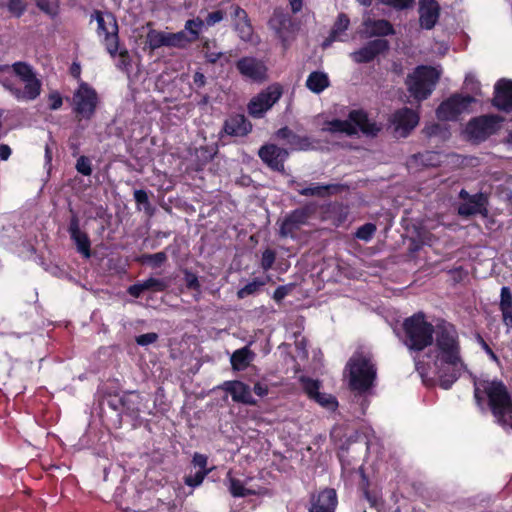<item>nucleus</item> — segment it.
Wrapping results in <instances>:
<instances>
[{
  "instance_id": "obj_1",
  "label": "nucleus",
  "mask_w": 512,
  "mask_h": 512,
  "mask_svg": "<svg viewBox=\"0 0 512 512\" xmlns=\"http://www.w3.org/2000/svg\"><path fill=\"white\" fill-rule=\"evenodd\" d=\"M434 335V366L439 386L448 390L467 369L461 354L459 333L454 324L440 320L435 325Z\"/></svg>"
},
{
  "instance_id": "obj_2",
  "label": "nucleus",
  "mask_w": 512,
  "mask_h": 512,
  "mask_svg": "<svg viewBox=\"0 0 512 512\" xmlns=\"http://www.w3.org/2000/svg\"><path fill=\"white\" fill-rule=\"evenodd\" d=\"M13 72L24 87L11 76H0V84L19 102H30L37 99L42 91V82L37 77L33 67L24 61L12 65H0V73Z\"/></svg>"
},
{
  "instance_id": "obj_3",
  "label": "nucleus",
  "mask_w": 512,
  "mask_h": 512,
  "mask_svg": "<svg viewBox=\"0 0 512 512\" xmlns=\"http://www.w3.org/2000/svg\"><path fill=\"white\" fill-rule=\"evenodd\" d=\"M474 399L477 406L483 410L486 401L487 408L498 424L505 421L504 416L512 412V395L506 384L500 379H483L474 382Z\"/></svg>"
},
{
  "instance_id": "obj_4",
  "label": "nucleus",
  "mask_w": 512,
  "mask_h": 512,
  "mask_svg": "<svg viewBox=\"0 0 512 512\" xmlns=\"http://www.w3.org/2000/svg\"><path fill=\"white\" fill-rule=\"evenodd\" d=\"M349 377V389L358 394L365 395L372 391L377 379V367L370 354L355 352L345 366Z\"/></svg>"
},
{
  "instance_id": "obj_5",
  "label": "nucleus",
  "mask_w": 512,
  "mask_h": 512,
  "mask_svg": "<svg viewBox=\"0 0 512 512\" xmlns=\"http://www.w3.org/2000/svg\"><path fill=\"white\" fill-rule=\"evenodd\" d=\"M405 345L409 350L421 352L434 341L435 326L428 322L423 312L408 317L403 322Z\"/></svg>"
},
{
  "instance_id": "obj_6",
  "label": "nucleus",
  "mask_w": 512,
  "mask_h": 512,
  "mask_svg": "<svg viewBox=\"0 0 512 512\" xmlns=\"http://www.w3.org/2000/svg\"><path fill=\"white\" fill-rule=\"evenodd\" d=\"M357 128L362 133L373 136L380 130L376 123L370 122L367 113L363 110L350 111L348 120L333 119L326 121L322 130L331 134L343 133L348 136H354L357 134Z\"/></svg>"
},
{
  "instance_id": "obj_7",
  "label": "nucleus",
  "mask_w": 512,
  "mask_h": 512,
  "mask_svg": "<svg viewBox=\"0 0 512 512\" xmlns=\"http://www.w3.org/2000/svg\"><path fill=\"white\" fill-rule=\"evenodd\" d=\"M440 75L432 66L420 65L406 78L407 89L418 101L426 100L433 92Z\"/></svg>"
},
{
  "instance_id": "obj_8",
  "label": "nucleus",
  "mask_w": 512,
  "mask_h": 512,
  "mask_svg": "<svg viewBox=\"0 0 512 512\" xmlns=\"http://www.w3.org/2000/svg\"><path fill=\"white\" fill-rule=\"evenodd\" d=\"M97 91L87 82L80 81L72 97V110L78 120H91L98 108Z\"/></svg>"
},
{
  "instance_id": "obj_9",
  "label": "nucleus",
  "mask_w": 512,
  "mask_h": 512,
  "mask_svg": "<svg viewBox=\"0 0 512 512\" xmlns=\"http://www.w3.org/2000/svg\"><path fill=\"white\" fill-rule=\"evenodd\" d=\"M94 15L97 22V34L99 37L104 38L106 50L111 57L114 58L119 49L118 24L116 17L110 12L102 13L99 10H96Z\"/></svg>"
},
{
  "instance_id": "obj_10",
  "label": "nucleus",
  "mask_w": 512,
  "mask_h": 512,
  "mask_svg": "<svg viewBox=\"0 0 512 512\" xmlns=\"http://www.w3.org/2000/svg\"><path fill=\"white\" fill-rule=\"evenodd\" d=\"M283 94L280 84H272L252 97L247 105L248 114L256 119L262 118L274 104H276Z\"/></svg>"
},
{
  "instance_id": "obj_11",
  "label": "nucleus",
  "mask_w": 512,
  "mask_h": 512,
  "mask_svg": "<svg viewBox=\"0 0 512 512\" xmlns=\"http://www.w3.org/2000/svg\"><path fill=\"white\" fill-rule=\"evenodd\" d=\"M476 100L471 95L454 93L442 101L436 109V117L440 121H454Z\"/></svg>"
},
{
  "instance_id": "obj_12",
  "label": "nucleus",
  "mask_w": 512,
  "mask_h": 512,
  "mask_svg": "<svg viewBox=\"0 0 512 512\" xmlns=\"http://www.w3.org/2000/svg\"><path fill=\"white\" fill-rule=\"evenodd\" d=\"M268 26L281 40L284 48L288 46L289 40L295 36L299 28L292 16L279 7L274 9Z\"/></svg>"
},
{
  "instance_id": "obj_13",
  "label": "nucleus",
  "mask_w": 512,
  "mask_h": 512,
  "mask_svg": "<svg viewBox=\"0 0 512 512\" xmlns=\"http://www.w3.org/2000/svg\"><path fill=\"white\" fill-rule=\"evenodd\" d=\"M315 211L316 207L312 203L291 211L280 225V235L282 237L294 238L301 227L308 223V220Z\"/></svg>"
},
{
  "instance_id": "obj_14",
  "label": "nucleus",
  "mask_w": 512,
  "mask_h": 512,
  "mask_svg": "<svg viewBox=\"0 0 512 512\" xmlns=\"http://www.w3.org/2000/svg\"><path fill=\"white\" fill-rule=\"evenodd\" d=\"M502 118L498 115L487 114L469 120L466 131L471 138L484 141L499 129Z\"/></svg>"
},
{
  "instance_id": "obj_15",
  "label": "nucleus",
  "mask_w": 512,
  "mask_h": 512,
  "mask_svg": "<svg viewBox=\"0 0 512 512\" xmlns=\"http://www.w3.org/2000/svg\"><path fill=\"white\" fill-rule=\"evenodd\" d=\"M258 156L271 170L283 173L284 163L289 157V152L276 144H265L260 147Z\"/></svg>"
},
{
  "instance_id": "obj_16",
  "label": "nucleus",
  "mask_w": 512,
  "mask_h": 512,
  "mask_svg": "<svg viewBox=\"0 0 512 512\" xmlns=\"http://www.w3.org/2000/svg\"><path fill=\"white\" fill-rule=\"evenodd\" d=\"M389 48L390 44L388 40L378 38L368 41L360 49L351 53V57L356 63H369L373 61L378 55L387 52Z\"/></svg>"
},
{
  "instance_id": "obj_17",
  "label": "nucleus",
  "mask_w": 512,
  "mask_h": 512,
  "mask_svg": "<svg viewBox=\"0 0 512 512\" xmlns=\"http://www.w3.org/2000/svg\"><path fill=\"white\" fill-rule=\"evenodd\" d=\"M492 105L499 111L512 114V80L499 79L494 86Z\"/></svg>"
},
{
  "instance_id": "obj_18",
  "label": "nucleus",
  "mask_w": 512,
  "mask_h": 512,
  "mask_svg": "<svg viewBox=\"0 0 512 512\" xmlns=\"http://www.w3.org/2000/svg\"><path fill=\"white\" fill-rule=\"evenodd\" d=\"M68 232L71 240L75 243L77 251L85 258L91 256V241L88 234L80 229L78 215L71 209Z\"/></svg>"
},
{
  "instance_id": "obj_19",
  "label": "nucleus",
  "mask_w": 512,
  "mask_h": 512,
  "mask_svg": "<svg viewBox=\"0 0 512 512\" xmlns=\"http://www.w3.org/2000/svg\"><path fill=\"white\" fill-rule=\"evenodd\" d=\"M338 504L336 490L325 488L310 496L309 512H334Z\"/></svg>"
},
{
  "instance_id": "obj_20",
  "label": "nucleus",
  "mask_w": 512,
  "mask_h": 512,
  "mask_svg": "<svg viewBox=\"0 0 512 512\" xmlns=\"http://www.w3.org/2000/svg\"><path fill=\"white\" fill-rule=\"evenodd\" d=\"M231 17L234 20V29L241 40L249 42L252 40L254 28L247 12L239 5H232Z\"/></svg>"
},
{
  "instance_id": "obj_21",
  "label": "nucleus",
  "mask_w": 512,
  "mask_h": 512,
  "mask_svg": "<svg viewBox=\"0 0 512 512\" xmlns=\"http://www.w3.org/2000/svg\"><path fill=\"white\" fill-rule=\"evenodd\" d=\"M252 123L243 114L230 115L223 124L221 133L228 136L244 137L252 131Z\"/></svg>"
},
{
  "instance_id": "obj_22",
  "label": "nucleus",
  "mask_w": 512,
  "mask_h": 512,
  "mask_svg": "<svg viewBox=\"0 0 512 512\" xmlns=\"http://www.w3.org/2000/svg\"><path fill=\"white\" fill-rule=\"evenodd\" d=\"M419 23L423 29L431 30L440 17V6L436 0H419Z\"/></svg>"
},
{
  "instance_id": "obj_23",
  "label": "nucleus",
  "mask_w": 512,
  "mask_h": 512,
  "mask_svg": "<svg viewBox=\"0 0 512 512\" xmlns=\"http://www.w3.org/2000/svg\"><path fill=\"white\" fill-rule=\"evenodd\" d=\"M239 73L254 81H261L266 76L265 65L254 57H242L236 62Z\"/></svg>"
},
{
  "instance_id": "obj_24",
  "label": "nucleus",
  "mask_w": 512,
  "mask_h": 512,
  "mask_svg": "<svg viewBox=\"0 0 512 512\" xmlns=\"http://www.w3.org/2000/svg\"><path fill=\"white\" fill-rule=\"evenodd\" d=\"M222 389L229 393L232 400L245 405H255L256 401L251 394L249 385L239 380L225 381Z\"/></svg>"
},
{
  "instance_id": "obj_25",
  "label": "nucleus",
  "mask_w": 512,
  "mask_h": 512,
  "mask_svg": "<svg viewBox=\"0 0 512 512\" xmlns=\"http://www.w3.org/2000/svg\"><path fill=\"white\" fill-rule=\"evenodd\" d=\"M275 135L278 139L286 141V144L289 145L292 150L307 151L312 148L310 137L298 135L288 126L278 129Z\"/></svg>"
},
{
  "instance_id": "obj_26",
  "label": "nucleus",
  "mask_w": 512,
  "mask_h": 512,
  "mask_svg": "<svg viewBox=\"0 0 512 512\" xmlns=\"http://www.w3.org/2000/svg\"><path fill=\"white\" fill-rule=\"evenodd\" d=\"M168 282L164 279L150 277L144 281L137 282L127 288V293L139 298L145 291L164 292L168 288Z\"/></svg>"
},
{
  "instance_id": "obj_27",
  "label": "nucleus",
  "mask_w": 512,
  "mask_h": 512,
  "mask_svg": "<svg viewBox=\"0 0 512 512\" xmlns=\"http://www.w3.org/2000/svg\"><path fill=\"white\" fill-rule=\"evenodd\" d=\"M367 37H386L396 34L393 24L386 19L367 18L363 21Z\"/></svg>"
},
{
  "instance_id": "obj_28",
  "label": "nucleus",
  "mask_w": 512,
  "mask_h": 512,
  "mask_svg": "<svg viewBox=\"0 0 512 512\" xmlns=\"http://www.w3.org/2000/svg\"><path fill=\"white\" fill-rule=\"evenodd\" d=\"M392 122L395 125L396 130H401L404 133H409L414 129L418 122V114L410 108L404 107L397 110L393 114Z\"/></svg>"
},
{
  "instance_id": "obj_29",
  "label": "nucleus",
  "mask_w": 512,
  "mask_h": 512,
  "mask_svg": "<svg viewBox=\"0 0 512 512\" xmlns=\"http://www.w3.org/2000/svg\"><path fill=\"white\" fill-rule=\"evenodd\" d=\"M486 197L482 193H476L469 196V199L461 203L458 207V214L461 216L469 217L476 214H487Z\"/></svg>"
},
{
  "instance_id": "obj_30",
  "label": "nucleus",
  "mask_w": 512,
  "mask_h": 512,
  "mask_svg": "<svg viewBox=\"0 0 512 512\" xmlns=\"http://www.w3.org/2000/svg\"><path fill=\"white\" fill-rule=\"evenodd\" d=\"M201 46L207 63L215 65L219 62L221 67H224L225 65H228L230 63V54L216 52L212 50V48H215L217 46L215 40L204 38L202 40Z\"/></svg>"
},
{
  "instance_id": "obj_31",
  "label": "nucleus",
  "mask_w": 512,
  "mask_h": 512,
  "mask_svg": "<svg viewBox=\"0 0 512 512\" xmlns=\"http://www.w3.org/2000/svg\"><path fill=\"white\" fill-rule=\"evenodd\" d=\"M122 415L137 419L141 412L142 397L137 391H128L122 394Z\"/></svg>"
},
{
  "instance_id": "obj_32",
  "label": "nucleus",
  "mask_w": 512,
  "mask_h": 512,
  "mask_svg": "<svg viewBox=\"0 0 512 512\" xmlns=\"http://www.w3.org/2000/svg\"><path fill=\"white\" fill-rule=\"evenodd\" d=\"M499 310L503 324L512 328V293L508 286H503L500 290Z\"/></svg>"
},
{
  "instance_id": "obj_33",
  "label": "nucleus",
  "mask_w": 512,
  "mask_h": 512,
  "mask_svg": "<svg viewBox=\"0 0 512 512\" xmlns=\"http://www.w3.org/2000/svg\"><path fill=\"white\" fill-rule=\"evenodd\" d=\"M339 190V185L336 184H319L314 183L310 187L297 189V192L302 196H316L324 198L335 194Z\"/></svg>"
},
{
  "instance_id": "obj_34",
  "label": "nucleus",
  "mask_w": 512,
  "mask_h": 512,
  "mask_svg": "<svg viewBox=\"0 0 512 512\" xmlns=\"http://www.w3.org/2000/svg\"><path fill=\"white\" fill-rule=\"evenodd\" d=\"M168 47L167 32L150 29L145 37L144 50L148 49L152 54L155 50L161 47Z\"/></svg>"
},
{
  "instance_id": "obj_35",
  "label": "nucleus",
  "mask_w": 512,
  "mask_h": 512,
  "mask_svg": "<svg viewBox=\"0 0 512 512\" xmlns=\"http://www.w3.org/2000/svg\"><path fill=\"white\" fill-rule=\"evenodd\" d=\"M330 85L329 77L322 71L311 72L306 80V87L313 93L320 94Z\"/></svg>"
},
{
  "instance_id": "obj_36",
  "label": "nucleus",
  "mask_w": 512,
  "mask_h": 512,
  "mask_svg": "<svg viewBox=\"0 0 512 512\" xmlns=\"http://www.w3.org/2000/svg\"><path fill=\"white\" fill-rule=\"evenodd\" d=\"M252 352L248 347L237 349L231 355V365L234 370L240 371L248 367Z\"/></svg>"
},
{
  "instance_id": "obj_37",
  "label": "nucleus",
  "mask_w": 512,
  "mask_h": 512,
  "mask_svg": "<svg viewBox=\"0 0 512 512\" xmlns=\"http://www.w3.org/2000/svg\"><path fill=\"white\" fill-rule=\"evenodd\" d=\"M227 478L229 481V492L233 497H247L255 494L254 491L245 488L239 479L232 477L230 471L227 474Z\"/></svg>"
},
{
  "instance_id": "obj_38",
  "label": "nucleus",
  "mask_w": 512,
  "mask_h": 512,
  "mask_svg": "<svg viewBox=\"0 0 512 512\" xmlns=\"http://www.w3.org/2000/svg\"><path fill=\"white\" fill-rule=\"evenodd\" d=\"M204 26V20L200 17H196L186 21L184 31L189 35L190 40H194L196 42L200 39V34Z\"/></svg>"
},
{
  "instance_id": "obj_39",
  "label": "nucleus",
  "mask_w": 512,
  "mask_h": 512,
  "mask_svg": "<svg viewBox=\"0 0 512 512\" xmlns=\"http://www.w3.org/2000/svg\"><path fill=\"white\" fill-rule=\"evenodd\" d=\"M134 200L137 204L138 209H143L145 214L148 216H153L155 213V208L149 201L148 194L143 189H138L134 191Z\"/></svg>"
},
{
  "instance_id": "obj_40",
  "label": "nucleus",
  "mask_w": 512,
  "mask_h": 512,
  "mask_svg": "<svg viewBox=\"0 0 512 512\" xmlns=\"http://www.w3.org/2000/svg\"><path fill=\"white\" fill-rule=\"evenodd\" d=\"M168 47L185 48L187 44L195 42L190 40L189 35L184 31L167 33Z\"/></svg>"
},
{
  "instance_id": "obj_41",
  "label": "nucleus",
  "mask_w": 512,
  "mask_h": 512,
  "mask_svg": "<svg viewBox=\"0 0 512 512\" xmlns=\"http://www.w3.org/2000/svg\"><path fill=\"white\" fill-rule=\"evenodd\" d=\"M36 6L52 19L56 18L60 10V0H35Z\"/></svg>"
},
{
  "instance_id": "obj_42",
  "label": "nucleus",
  "mask_w": 512,
  "mask_h": 512,
  "mask_svg": "<svg viewBox=\"0 0 512 512\" xmlns=\"http://www.w3.org/2000/svg\"><path fill=\"white\" fill-rule=\"evenodd\" d=\"M103 403L117 413L119 420L121 419L123 410L122 395L118 393H106L103 396Z\"/></svg>"
},
{
  "instance_id": "obj_43",
  "label": "nucleus",
  "mask_w": 512,
  "mask_h": 512,
  "mask_svg": "<svg viewBox=\"0 0 512 512\" xmlns=\"http://www.w3.org/2000/svg\"><path fill=\"white\" fill-rule=\"evenodd\" d=\"M209 473L210 470H197L195 473L190 472L184 476L183 482L191 488L199 487Z\"/></svg>"
},
{
  "instance_id": "obj_44",
  "label": "nucleus",
  "mask_w": 512,
  "mask_h": 512,
  "mask_svg": "<svg viewBox=\"0 0 512 512\" xmlns=\"http://www.w3.org/2000/svg\"><path fill=\"white\" fill-rule=\"evenodd\" d=\"M266 284L265 280L256 278L253 281L247 283L245 286L237 291V297L239 299L246 298L249 295L256 293L261 287Z\"/></svg>"
},
{
  "instance_id": "obj_45",
  "label": "nucleus",
  "mask_w": 512,
  "mask_h": 512,
  "mask_svg": "<svg viewBox=\"0 0 512 512\" xmlns=\"http://www.w3.org/2000/svg\"><path fill=\"white\" fill-rule=\"evenodd\" d=\"M350 25V19L345 13H340L333 25L331 37L337 38L340 34L345 32Z\"/></svg>"
},
{
  "instance_id": "obj_46",
  "label": "nucleus",
  "mask_w": 512,
  "mask_h": 512,
  "mask_svg": "<svg viewBox=\"0 0 512 512\" xmlns=\"http://www.w3.org/2000/svg\"><path fill=\"white\" fill-rule=\"evenodd\" d=\"M301 382L304 392L310 399L313 400L314 397L318 396V393L320 392V382L318 380H314L309 377H302Z\"/></svg>"
},
{
  "instance_id": "obj_47",
  "label": "nucleus",
  "mask_w": 512,
  "mask_h": 512,
  "mask_svg": "<svg viewBox=\"0 0 512 512\" xmlns=\"http://www.w3.org/2000/svg\"><path fill=\"white\" fill-rule=\"evenodd\" d=\"M313 400L322 407L331 411H335L338 407V401L336 397L332 396L331 394L319 392L318 396L314 397Z\"/></svg>"
},
{
  "instance_id": "obj_48",
  "label": "nucleus",
  "mask_w": 512,
  "mask_h": 512,
  "mask_svg": "<svg viewBox=\"0 0 512 512\" xmlns=\"http://www.w3.org/2000/svg\"><path fill=\"white\" fill-rule=\"evenodd\" d=\"M183 274H184V281H185V285H186L187 289L200 294L201 293V284L198 279V276L194 272H192L188 269H184Z\"/></svg>"
},
{
  "instance_id": "obj_49",
  "label": "nucleus",
  "mask_w": 512,
  "mask_h": 512,
  "mask_svg": "<svg viewBox=\"0 0 512 512\" xmlns=\"http://www.w3.org/2000/svg\"><path fill=\"white\" fill-rule=\"evenodd\" d=\"M375 232H376L375 224L365 223L357 229L355 236L360 240L369 241L373 237Z\"/></svg>"
},
{
  "instance_id": "obj_50",
  "label": "nucleus",
  "mask_w": 512,
  "mask_h": 512,
  "mask_svg": "<svg viewBox=\"0 0 512 512\" xmlns=\"http://www.w3.org/2000/svg\"><path fill=\"white\" fill-rule=\"evenodd\" d=\"M27 5L24 0H8L7 9L16 18H20L26 11Z\"/></svg>"
},
{
  "instance_id": "obj_51",
  "label": "nucleus",
  "mask_w": 512,
  "mask_h": 512,
  "mask_svg": "<svg viewBox=\"0 0 512 512\" xmlns=\"http://www.w3.org/2000/svg\"><path fill=\"white\" fill-rule=\"evenodd\" d=\"M75 169L83 176H90L92 174V163L89 157L81 155L76 162Z\"/></svg>"
},
{
  "instance_id": "obj_52",
  "label": "nucleus",
  "mask_w": 512,
  "mask_h": 512,
  "mask_svg": "<svg viewBox=\"0 0 512 512\" xmlns=\"http://www.w3.org/2000/svg\"><path fill=\"white\" fill-rule=\"evenodd\" d=\"M143 261L151 264L153 267H160L163 263L167 261V255L165 252H157L154 254H145L143 255Z\"/></svg>"
},
{
  "instance_id": "obj_53",
  "label": "nucleus",
  "mask_w": 512,
  "mask_h": 512,
  "mask_svg": "<svg viewBox=\"0 0 512 512\" xmlns=\"http://www.w3.org/2000/svg\"><path fill=\"white\" fill-rule=\"evenodd\" d=\"M275 260H276V252L270 248H267L262 253L261 262H260L261 268L264 271H268L269 269L272 268L273 264L275 263Z\"/></svg>"
},
{
  "instance_id": "obj_54",
  "label": "nucleus",
  "mask_w": 512,
  "mask_h": 512,
  "mask_svg": "<svg viewBox=\"0 0 512 512\" xmlns=\"http://www.w3.org/2000/svg\"><path fill=\"white\" fill-rule=\"evenodd\" d=\"M358 472L360 474V482H359V489L363 492L364 497L367 500H370V481L368 476L365 473V470L363 466H360L358 469Z\"/></svg>"
},
{
  "instance_id": "obj_55",
  "label": "nucleus",
  "mask_w": 512,
  "mask_h": 512,
  "mask_svg": "<svg viewBox=\"0 0 512 512\" xmlns=\"http://www.w3.org/2000/svg\"><path fill=\"white\" fill-rule=\"evenodd\" d=\"M119 56V61L117 63V67L122 71H129L131 68V57L127 49H123L121 51H117Z\"/></svg>"
},
{
  "instance_id": "obj_56",
  "label": "nucleus",
  "mask_w": 512,
  "mask_h": 512,
  "mask_svg": "<svg viewBox=\"0 0 512 512\" xmlns=\"http://www.w3.org/2000/svg\"><path fill=\"white\" fill-rule=\"evenodd\" d=\"M191 463L195 468H198V470H212L211 468L207 467L208 457L205 454L195 452Z\"/></svg>"
},
{
  "instance_id": "obj_57",
  "label": "nucleus",
  "mask_w": 512,
  "mask_h": 512,
  "mask_svg": "<svg viewBox=\"0 0 512 512\" xmlns=\"http://www.w3.org/2000/svg\"><path fill=\"white\" fill-rule=\"evenodd\" d=\"M415 0H381V2L395 10H405L413 5Z\"/></svg>"
},
{
  "instance_id": "obj_58",
  "label": "nucleus",
  "mask_w": 512,
  "mask_h": 512,
  "mask_svg": "<svg viewBox=\"0 0 512 512\" xmlns=\"http://www.w3.org/2000/svg\"><path fill=\"white\" fill-rule=\"evenodd\" d=\"M292 288L293 284L278 286L273 293V299L280 303L292 291Z\"/></svg>"
},
{
  "instance_id": "obj_59",
  "label": "nucleus",
  "mask_w": 512,
  "mask_h": 512,
  "mask_svg": "<svg viewBox=\"0 0 512 512\" xmlns=\"http://www.w3.org/2000/svg\"><path fill=\"white\" fill-rule=\"evenodd\" d=\"M158 339V334L154 332L141 334L136 337L135 341L140 346H147L154 342H156Z\"/></svg>"
},
{
  "instance_id": "obj_60",
  "label": "nucleus",
  "mask_w": 512,
  "mask_h": 512,
  "mask_svg": "<svg viewBox=\"0 0 512 512\" xmlns=\"http://www.w3.org/2000/svg\"><path fill=\"white\" fill-rule=\"evenodd\" d=\"M48 101L49 109L53 111L60 109L63 105V98L57 91L51 92L49 94Z\"/></svg>"
},
{
  "instance_id": "obj_61",
  "label": "nucleus",
  "mask_w": 512,
  "mask_h": 512,
  "mask_svg": "<svg viewBox=\"0 0 512 512\" xmlns=\"http://www.w3.org/2000/svg\"><path fill=\"white\" fill-rule=\"evenodd\" d=\"M224 12L222 10H216L213 12L208 13L206 19L204 20L205 25L207 26H213L216 23H219L224 19Z\"/></svg>"
},
{
  "instance_id": "obj_62",
  "label": "nucleus",
  "mask_w": 512,
  "mask_h": 512,
  "mask_svg": "<svg viewBox=\"0 0 512 512\" xmlns=\"http://www.w3.org/2000/svg\"><path fill=\"white\" fill-rule=\"evenodd\" d=\"M477 342L481 346V348L485 351V353L489 356L490 359L497 361L498 357L495 354V352L492 350V348L489 346V344L484 340V338L480 335H476Z\"/></svg>"
},
{
  "instance_id": "obj_63",
  "label": "nucleus",
  "mask_w": 512,
  "mask_h": 512,
  "mask_svg": "<svg viewBox=\"0 0 512 512\" xmlns=\"http://www.w3.org/2000/svg\"><path fill=\"white\" fill-rule=\"evenodd\" d=\"M206 82H207L206 76L202 72L196 71L193 74V85L197 89L204 87L206 85Z\"/></svg>"
},
{
  "instance_id": "obj_64",
  "label": "nucleus",
  "mask_w": 512,
  "mask_h": 512,
  "mask_svg": "<svg viewBox=\"0 0 512 512\" xmlns=\"http://www.w3.org/2000/svg\"><path fill=\"white\" fill-rule=\"evenodd\" d=\"M215 152L212 151L209 147H200L197 150V155L200 157V155L204 158V162H209L213 159Z\"/></svg>"
}]
</instances>
